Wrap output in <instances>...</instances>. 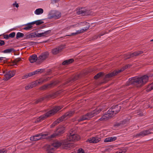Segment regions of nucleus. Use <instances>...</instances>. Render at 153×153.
I'll use <instances>...</instances> for the list:
<instances>
[{"mask_svg":"<svg viewBox=\"0 0 153 153\" xmlns=\"http://www.w3.org/2000/svg\"><path fill=\"white\" fill-rule=\"evenodd\" d=\"M148 80V76L144 75L141 77H133L129 79L130 84L137 87H140L145 84Z\"/></svg>","mask_w":153,"mask_h":153,"instance_id":"nucleus-1","label":"nucleus"},{"mask_svg":"<svg viewBox=\"0 0 153 153\" xmlns=\"http://www.w3.org/2000/svg\"><path fill=\"white\" fill-rule=\"evenodd\" d=\"M80 138L79 136L76 134H70L67 137V139L64 140L62 146L63 148L65 149H68L72 146L70 141H76Z\"/></svg>","mask_w":153,"mask_h":153,"instance_id":"nucleus-2","label":"nucleus"},{"mask_svg":"<svg viewBox=\"0 0 153 153\" xmlns=\"http://www.w3.org/2000/svg\"><path fill=\"white\" fill-rule=\"evenodd\" d=\"M63 106H56L53 107V108L48 112L46 113L41 116L37 119V122H39L43 120L46 118L51 117L55 114L57 113L59 110H60L62 107Z\"/></svg>","mask_w":153,"mask_h":153,"instance_id":"nucleus-3","label":"nucleus"},{"mask_svg":"<svg viewBox=\"0 0 153 153\" xmlns=\"http://www.w3.org/2000/svg\"><path fill=\"white\" fill-rule=\"evenodd\" d=\"M101 111L102 109L100 108L96 109L91 112L88 113L87 114L81 117L78 120V121L79 122L84 120H89L90 118L97 114Z\"/></svg>","mask_w":153,"mask_h":153,"instance_id":"nucleus-4","label":"nucleus"},{"mask_svg":"<svg viewBox=\"0 0 153 153\" xmlns=\"http://www.w3.org/2000/svg\"><path fill=\"white\" fill-rule=\"evenodd\" d=\"M130 66H131V65H126L123 68L119 70L118 71H114L108 74L105 75V79H106L107 78H109L114 76L117 75L118 73L123 71L125 69L128 68L129 67H130Z\"/></svg>","mask_w":153,"mask_h":153,"instance_id":"nucleus-5","label":"nucleus"},{"mask_svg":"<svg viewBox=\"0 0 153 153\" xmlns=\"http://www.w3.org/2000/svg\"><path fill=\"white\" fill-rule=\"evenodd\" d=\"M61 14L58 11H55L53 13L48 15V18L49 19H57L60 17Z\"/></svg>","mask_w":153,"mask_h":153,"instance_id":"nucleus-6","label":"nucleus"},{"mask_svg":"<svg viewBox=\"0 0 153 153\" xmlns=\"http://www.w3.org/2000/svg\"><path fill=\"white\" fill-rule=\"evenodd\" d=\"M113 116H114V115L109 109L107 113L103 115L99 120L100 121L106 120Z\"/></svg>","mask_w":153,"mask_h":153,"instance_id":"nucleus-7","label":"nucleus"},{"mask_svg":"<svg viewBox=\"0 0 153 153\" xmlns=\"http://www.w3.org/2000/svg\"><path fill=\"white\" fill-rule=\"evenodd\" d=\"M152 133L150 132V129L145 130L140 132L139 133L135 135V137L137 138L142 137L145 136Z\"/></svg>","mask_w":153,"mask_h":153,"instance_id":"nucleus-8","label":"nucleus"},{"mask_svg":"<svg viewBox=\"0 0 153 153\" xmlns=\"http://www.w3.org/2000/svg\"><path fill=\"white\" fill-rule=\"evenodd\" d=\"M46 135L42 133L36 134L30 137V139L31 141H36L45 138Z\"/></svg>","mask_w":153,"mask_h":153,"instance_id":"nucleus-9","label":"nucleus"},{"mask_svg":"<svg viewBox=\"0 0 153 153\" xmlns=\"http://www.w3.org/2000/svg\"><path fill=\"white\" fill-rule=\"evenodd\" d=\"M143 52L142 51H135L132 53H129L126 55L125 59H129L130 58L133 57L134 56H137L143 53Z\"/></svg>","mask_w":153,"mask_h":153,"instance_id":"nucleus-10","label":"nucleus"},{"mask_svg":"<svg viewBox=\"0 0 153 153\" xmlns=\"http://www.w3.org/2000/svg\"><path fill=\"white\" fill-rule=\"evenodd\" d=\"M101 140V138L99 136L93 137L88 139L86 142H89L90 143H98Z\"/></svg>","mask_w":153,"mask_h":153,"instance_id":"nucleus-11","label":"nucleus"},{"mask_svg":"<svg viewBox=\"0 0 153 153\" xmlns=\"http://www.w3.org/2000/svg\"><path fill=\"white\" fill-rule=\"evenodd\" d=\"M49 79L50 78L49 77H48L46 78H41L39 79L36 80L35 82H34L33 83H34V84H35L36 86L38 85L46 82L47 81L49 80Z\"/></svg>","mask_w":153,"mask_h":153,"instance_id":"nucleus-12","label":"nucleus"},{"mask_svg":"<svg viewBox=\"0 0 153 153\" xmlns=\"http://www.w3.org/2000/svg\"><path fill=\"white\" fill-rule=\"evenodd\" d=\"M48 53L47 52L42 53L38 57V61L39 62H42L48 57Z\"/></svg>","mask_w":153,"mask_h":153,"instance_id":"nucleus-13","label":"nucleus"},{"mask_svg":"<svg viewBox=\"0 0 153 153\" xmlns=\"http://www.w3.org/2000/svg\"><path fill=\"white\" fill-rule=\"evenodd\" d=\"M15 74V71H9L6 73L4 75L5 76V80H7L11 78Z\"/></svg>","mask_w":153,"mask_h":153,"instance_id":"nucleus-14","label":"nucleus"},{"mask_svg":"<svg viewBox=\"0 0 153 153\" xmlns=\"http://www.w3.org/2000/svg\"><path fill=\"white\" fill-rule=\"evenodd\" d=\"M121 109L120 106L117 105L113 107L110 110L113 114L114 115L120 111Z\"/></svg>","mask_w":153,"mask_h":153,"instance_id":"nucleus-15","label":"nucleus"},{"mask_svg":"<svg viewBox=\"0 0 153 153\" xmlns=\"http://www.w3.org/2000/svg\"><path fill=\"white\" fill-rule=\"evenodd\" d=\"M89 27L90 26L89 25L88 27H85L84 28L82 29L81 30H77L76 32L72 33L71 34L69 35L68 36H76L79 34L84 33L87 30Z\"/></svg>","mask_w":153,"mask_h":153,"instance_id":"nucleus-16","label":"nucleus"},{"mask_svg":"<svg viewBox=\"0 0 153 153\" xmlns=\"http://www.w3.org/2000/svg\"><path fill=\"white\" fill-rule=\"evenodd\" d=\"M74 111H69L66 113L64 115L62 116L61 117L64 120L65 119H66L72 116L74 114Z\"/></svg>","mask_w":153,"mask_h":153,"instance_id":"nucleus-17","label":"nucleus"},{"mask_svg":"<svg viewBox=\"0 0 153 153\" xmlns=\"http://www.w3.org/2000/svg\"><path fill=\"white\" fill-rule=\"evenodd\" d=\"M64 142V141L62 142L59 141H55L52 144V146L55 148H56L59 147L61 145L62 146V148H63L62 144Z\"/></svg>","mask_w":153,"mask_h":153,"instance_id":"nucleus-18","label":"nucleus"},{"mask_svg":"<svg viewBox=\"0 0 153 153\" xmlns=\"http://www.w3.org/2000/svg\"><path fill=\"white\" fill-rule=\"evenodd\" d=\"M29 60L31 63H33L35 62L36 60L38 61V57H37L36 55H33L30 56L29 58Z\"/></svg>","mask_w":153,"mask_h":153,"instance_id":"nucleus-19","label":"nucleus"},{"mask_svg":"<svg viewBox=\"0 0 153 153\" xmlns=\"http://www.w3.org/2000/svg\"><path fill=\"white\" fill-rule=\"evenodd\" d=\"M117 137H108L105 138L104 141L105 142H112L115 140L117 139Z\"/></svg>","mask_w":153,"mask_h":153,"instance_id":"nucleus-20","label":"nucleus"},{"mask_svg":"<svg viewBox=\"0 0 153 153\" xmlns=\"http://www.w3.org/2000/svg\"><path fill=\"white\" fill-rule=\"evenodd\" d=\"M31 23V22H30L25 25H24L25 27L23 28V29L25 30H29L32 29L33 27L32 25H33V24Z\"/></svg>","mask_w":153,"mask_h":153,"instance_id":"nucleus-21","label":"nucleus"},{"mask_svg":"<svg viewBox=\"0 0 153 153\" xmlns=\"http://www.w3.org/2000/svg\"><path fill=\"white\" fill-rule=\"evenodd\" d=\"M61 47H59L52 49V52L53 54L56 55L58 53L61 51Z\"/></svg>","mask_w":153,"mask_h":153,"instance_id":"nucleus-22","label":"nucleus"},{"mask_svg":"<svg viewBox=\"0 0 153 153\" xmlns=\"http://www.w3.org/2000/svg\"><path fill=\"white\" fill-rule=\"evenodd\" d=\"M44 69H38L35 71L32 72L33 75H35L38 74H40L42 73L44 71Z\"/></svg>","mask_w":153,"mask_h":153,"instance_id":"nucleus-23","label":"nucleus"},{"mask_svg":"<svg viewBox=\"0 0 153 153\" xmlns=\"http://www.w3.org/2000/svg\"><path fill=\"white\" fill-rule=\"evenodd\" d=\"M34 82H32L31 83L28 85H27L26 86L25 88L26 90H28L29 89L33 88V87L36 86V84H34Z\"/></svg>","mask_w":153,"mask_h":153,"instance_id":"nucleus-24","label":"nucleus"},{"mask_svg":"<svg viewBox=\"0 0 153 153\" xmlns=\"http://www.w3.org/2000/svg\"><path fill=\"white\" fill-rule=\"evenodd\" d=\"M74 61V59H71L68 60H65L62 62V64L63 65H68Z\"/></svg>","mask_w":153,"mask_h":153,"instance_id":"nucleus-25","label":"nucleus"},{"mask_svg":"<svg viewBox=\"0 0 153 153\" xmlns=\"http://www.w3.org/2000/svg\"><path fill=\"white\" fill-rule=\"evenodd\" d=\"M43 12V10L42 8H38L36 10L34 13L36 15H39L42 14Z\"/></svg>","mask_w":153,"mask_h":153,"instance_id":"nucleus-26","label":"nucleus"},{"mask_svg":"<svg viewBox=\"0 0 153 153\" xmlns=\"http://www.w3.org/2000/svg\"><path fill=\"white\" fill-rule=\"evenodd\" d=\"M55 149L52 146H50L48 147L47 151L49 153H52L54 152Z\"/></svg>","mask_w":153,"mask_h":153,"instance_id":"nucleus-27","label":"nucleus"},{"mask_svg":"<svg viewBox=\"0 0 153 153\" xmlns=\"http://www.w3.org/2000/svg\"><path fill=\"white\" fill-rule=\"evenodd\" d=\"M33 76V74L32 73V72H31L26 74L25 75H24L22 76V79H26L29 77L31 76Z\"/></svg>","mask_w":153,"mask_h":153,"instance_id":"nucleus-28","label":"nucleus"},{"mask_svg":"<svg viewBox=\"0 0 153 153\" xmlns=\"http://www.w3.org/2000/svg\"><path fill=\"white\" fill-rule=\"evenodd\" d=\"M36 37H37V34L36 33H31L28 35V37L29 38H32Z\"/></svg>","mask_w":153,"mask_h":153,"instance_id":"nucleus-29","label":"nucleus"},{"mask_svg":"<svg viewBox=\"0 0 153 153\" xmlns=\"http://www.w3.org/2000/svg\"><path fill=\"white\" fill-rule=\"evenodd\" d=\"M104 75V73L103 72H100L95 75L94 76V78L95 79H97L100 77L103 76Z\"/></svg>","mask_w":153,"mask_h":153,"instance_id":"nucleus-30","label":"nucleus"},{"mask_svg":"<svg viewBox=\"0 0 153 153\" xmlns=\"http://www.w3.org/2000/svg\"><path fill=\"white\" fill-rule=\"evenodd\" d=\"M43 23V22L41 20H40L31 22V23L33 24V25L34 24H36V25H39Z\"/></svg>","mask_w":153,"mask_h":153,"instance_id":"nucleus-31","label":"nucleus"},{"mask_svg":"<svg viewBox=\"0 0 153 153\" xmlns=\"http://www.w3.org/2000/svg\"><path fill=\"white\" fill-rule=\"evenodd\" d=\"M14 51V49L13 48H9L4 50L2 52L4 53H10Z\"/></svg>","mask_w":153,"mask_h":153,"instance_id":"nucleus-32","label":"nucleus"},{"mask_svg":"<svg viewBox=\"0 0 153 153\" xmlns=\"http://www.w3.org/2000/svg\"><path fill=\"white\" fill-rule=\"evenodd\" d=\"M153 89V82L150 85H149L146 89L147 91H149Z\"/></svg>","mask_w":153,"mask_h":153,"instance_id":"nucleus-33","label":"nucleus"},{"mask_svg":"<svg viewBox=\"0 0 153 153\" xmlns=\"http://www.w3.org/2000/svg\"><path fill=\"white\" fill-rule=\"evenodd\" d=\"M63 120L62 118L61 117L59 118V119H57L56 121H54L53 123L55 125V126L56 125H57L58 123H60V122H61L62 121H63Z\"/></svg>","mask_w":153,"mask_h":153,"instance_id":"nucleus-34","label":"nucleus"},{"mask_svg":"<svg viewBox=\"0 0 153 153\" xmlns=\"http://www.w3.org/2000/svg\"><path fill=\"white\" fill-rule=\"evenodd\" d=\"M55 85V84H54V83H52L50 84L43 86H42V87H41V89H46V88H47L48 87H50L52 85Z\"/></svg>","mask_w":153,"mask_h":153,"instance_id":"nucleus-35","label":"nucleus"},{"mask_svg":"<svg viewBox=\"0 0 153 153\" xmlns=\"http://www.w3.org/2000/svg\"><path fill=\"white\" fill-rule=\"evenodd\" d=\"M24 36V34L20 32H18L16 35V38L18 39L19 38L22 37Z\"/></svg>","mask_w":153,"mask_h":153,"instance_id":"nucleus-36","label":"nucleus"},{"mask_svg":"<svg viewBox=\"0 0 153 153\" xmlns=\"http://www.w3.org/2000/svg\"><path fill=\"white\" fill-rule=\"evenodd\" d=\"M51 32V31L50 30H47L43 32L44 36L46 37L48 36Z\"/></svg>","mask_w":153,"mask_h":153,"instance_id":"nucleus-37","label":"nucleus"},{"mask_svg":"<svg viewBox=\"0 0 153 153\" xmlns=\"http://www.w3.org/2000/svg\"><path fill=\"white\" fill-rule=\"evenodd\" d=\"M21 60V58H18L15 59L13 62V65H17V64Z\"/></svg>","mask_w":153,"mask_h":153,"instance_id":"nucleus-38","label":"nucleus"},{"mask_svg":"<svg viewBox=\"0 0 153 153\" xmlns=\"http://www.w3.org/2000/svg\"><path fill=\"white\" fill-rule=\"evenodd\" d=\"M126 120L123 121L121 122L120 123H117L116 124V126H121V125H124V124H125V123H126Z\"/></svg>","mask_w":153,"mask_h":153,"instance_id":"nucleus-39","label":"nucleus"},{"mask_svg":"<svg viewBox=\"0 0 153 153\" xmlns=\"http://www.w3.org/2000/svg\"><path fill=\"white\" fill-rule=\"evenodd\" d=\"M105 34V32H102L101 34L100 35H99L97 36H95L93 37V39H97L98 37H99L100 38V37L101 36H103Z\"/></svg>","mask_w":153,"mask_h":153,"instance_id":"nucleus-40","label":"nucleus"},{"mask_svg":"<svg viewBox=\"0 0 153 153\" xmlns=\"http://www.w3.org/2000/svg\"><path fill=\"white\" fill-rule=\"evenodd\" d=\"M15 33L14 32H13L11 33L9 35V38L10 37L11 38H13L15 37Z\"/></svg>","mask_w":153,"mask_h":153,"instance_id":"nucleus-41","label":"nucleus"},{"mask_svg":"<svg viewBox=\"0 0 153 153\" xmlns=\"http://www.w3.org/2000/svg\"><path fill=\"white\" fill-rule=\"evenodd\" d=\"M7 152V150L5 148L0 149V153H6Z\"/></svg>","mask_w":153,"mask_h":153,"instance_id":"nucleus-42","label":"nucleus"},{"mask_svg":"<svg viewBox=\"0 0 153 153\" xmlns=\"http://www.w3.org/2000/svg\"><path fill=\"white\" fill-rule=\"evenodd\" d=\"M126 152V149H123V150H120L115 153H125Z\"/></svg>","mask_w":153,"mask_h":153,"instance_id":"nucleus-43","label":"nucleus"},{"mask_svg":"<svg viewBox=\"0 0 153 153\" xmlns=\"http://www.w3.org/2000/svg\"><path fill=\"white\" fill-rule=\"evenodd\" d=\"M37 37H41L44 36L43 34V32L41 33H37Z\"/></svg>","mask_w":153,"mask_h":153,"instance_id":"nucleus-44","label":"nucleus"},{"mask_svg":"<svg viewBox=\"0 0 153 153\" xmlns=\"http://www.w3.org/2000/svg\"><path fill=\"white\" fill-rule=\"evenodd\" d=\"M85 12V11L83 10H80L78 12L79 14H81L83 15Z\"/></svg>","mask_w":153,"mask_h":153,"instance_id":"nucleus-45","label":"nucleus"},{"mask_svg":"<svg viewBox=\"0 0 153 153\" xmlns=\"http://www.w3.org/2000/svg\"><path fill=\"white\" fill-rule=\"evenodd\" d=\"M64 128H62V129H59L58 131L59 134H62L64 132Z\"/></svg>","mask_w":153,"mask_h":153,"instance_id":"nucleus-46","label":"nucleus"},{"mask_svg":"<svg viewBox=\"0 0 153 153\" xmlns=\"http://www.w3.org/2000/svg\"><path fill=\"white\" fill-rule=\"evenodd\" d=\"M5 44V42L4 41L0 40V46L4 45Z\"/></svg>","mask_w":153,"mask_h":153,"instance_id":"nucleus-47","label":"nucleus"},{"mask_svg":"<svg viewBox=\"0 0 153 153\" xmlns=\"http://www.w3.org/2000/svg\"><path fill=\"white\" fill-rule=\"evenodd\" d=\"M78 153H84V151L82 149H79L78 151Z\"/></svg>","mask_w":153,"mask_h":153,"instance_id":"nucleus-48","label":"nucleus"},{"mask_svg":"<svg viewBox=\"0 0 153 153\" xmlns=\"http://www.w3.org/2000/svg\"><path fill=\"white\" fill-rule=\"evenodd\" d=\"M44 98L42 97L40 99H38L37 100L36 102V103H37L39 102H40L42 101V100H44Z\"/></svg>","mask_w":153,"mask_h":153,"instance_id":"nucleus-49","label":"nucleus"},{"mask_svg":"<svg viewBox=\"0 0 153 153\" xmlns=\"http://www.w3.org/2000/svg\"><path fill=\"white\" fill-rule=\"evenodd\" d=\"M4 38L6 39H8L9 38V35L6 34L4 35Z\"/></svg>","mask_w":153,"mask_h":153,"instance_id":"nucleus-50","label":"nucleus"},{"mask_svg":"<svg viewBox=\"0 0 153 153\" xmlns=\"http://www.w3.org/2000/svg\"><path fill=\"white\" fill-rule=\"evenodd\" d=\"M57 135V134H53L50 136V137L51 138H53L55 137V136Z\"/></svg>","mask_w":153,"mask_h":153,"instance_id":"nucleus-51","label":"nucleus"},{"mask_svg":"<svg viewBox=\"0 0 153 153\" xmlns=\"http://www.w3.org/2000/svg\"><path fill=\"white\" fill-rule=\"evenodd\" d=\"M79 24H77L76 25H73L71 26V27H77L79 26Z\"/></svg>","mask_w":153,"mask_h":153,"instance_id":"nucleus-52","label":"nucleus"},{"mask_svg":"<svg viewBox=\"0 0 153 153\" xmlns=\"http://www.w3.org/2000/svg\"><path fill=\"white\" fill-rule=\"evenodd\" d=\"M13 5L15 6L16 7H19V4L17 3H14L13 4Z\"/></svg>","mask_w":153,"mask_h":153,"instance_id":"nucleus-53","label":"nucleus"},{"mask_svg":"<svg viewBox=\"0 0 153 153\" xmlns=\"http://www.w3.org/2000/svg\"><path fill=\"white\" fill-rule=\"evenodd\" d=\"M54 126H55V125L53 123L51 125V127H53Z\"/></svg>","mask_w":153,"mask_h":153,"instance_id":"nucleus-54","label":"nucleus"},{"mask_svg":"<svg viewBox=\"0 0 153 153\" xmlns=\"http://www.w3.org/2000/svg\"><path fill=\"white\" fill-rule=\"evenodd\" d=\"M3 57H0V61L2 60H3Z\"/></svg>","mask_w":153,"mask_h":153,"instance_id":"nucleus-55","label":"nucleus"},{"mask_svg":"<svg viewBox=\"0 0 153 153\" xmlns=\"http://www.w3.org/2000/svg\"><path fill=\"white\" fill-rule=\"evenodd\" d=\"M59 0H54L55 2H58Z\"/></svg>","mask_w":153,"mask_h":153,"instance_id":"nucleus-56","label":"nucleus"},{"mask_svg":"<svg viewBox=\"0 0 153 153\" xmlns=\"http://www.w3.org/2000/svg\"><path fill=\"white\" fill-rule=\"evenodd\" d=\"M45 97V98H47L48 97V96H46Z\"/></svg>","mask_w":153,"mask_h":153,"instance_id":"nucleus-57","label":"nucleus"},{"mask_svg":"<svg viewBox=\"0 0 153 153\" xmlns=\"http://www.w3.org/2000/svg\"><path fill=\"white\" fill-rule=\"evenodd\" d=\"M151 42L153 41V39H152L151 40Z\"/></svg>","mask_w":153,"mask_h":153,"instance_id":"nucleus-58","label":"nucleus"},{"mask_svg":"<svg viewBox=\"0 0 153 153\" xmlns=\"http://www.w3.org/2000/svg\"><path fill=\"white\" fill-rule=\"evenodd\" d=\"M87 23L88 24V23H87V22H86V24H87Z\"/></svg>","mask_w":153,"mask_h":153,"instance_id":"nucleus-59","label":"nucleus"}]
</instances>
